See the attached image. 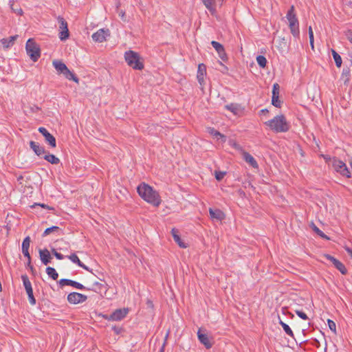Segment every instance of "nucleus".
<instances>
[{
	"label": "nucleus",
	"instance_id": "nucleus-1",
	"mask_svg": "<svg viewBox=\"0 0 352 352\" xmlns=\"http://www.w3.org/2000/svg\"><path fill=\"white\" fill-rule=\"evenodd\" d=\"M137 191L144 201L154 206H158L161 204L162 200L158 192L148 184L144 182L140 184L137 188Z\"/></svg>",
	"mask_w": 352,
	"mask_h": 352
},
{
	"label": "nucleus",
	"instance_id": "nucleus-2",
	"mask_svg": "<svg viewBox=\"0 0 352 352\" xmlns=\"http://www.w3.org/2000/svg\"><path fill=\"white\" fill-rule=\"evenodd\" d=\"M265 124L276 133L287 132L289 129V124L283 115L276 116Z\"/></svg>",
	"mask_w": 352,
	"mask_h": 352
},
{
	"label": "nucleus",
	"instance_id": "nucleus-3",
	"mask_svg": "<svg viewBox=\"0 0 352 352\" xmlns=\"http://www.w3.org/2000/svg\"><path fill=\"white\" fill-rule=\"evenodd\" d=\"M286 19L288 21L289 28L293 36L295 38H299V21L294 6H292L288 10L286 14Z\"/></svg>",
	"mask_w": 352,
	"mask_h": 352
},
{
	"label": "nucleus",
	"instance_id": "nucleus-4",
	"mask_svg": "<svg viewBox=\"0 0 352 352\" xmlns=\"http://www.w3.org/2000/svg\"><path fill=\"white\" fill-rule=\"evenodd\" d=\"M124 58L127 64L134 69L142 70L144 68L143 62L137 52L129 50L124 54Z\"/></svg>",
	"mask_w": 352,
	"mask_h": 352
},
{
	"label": "nucleus",
	"instance_id": "nucleus-5",
	"mask_svg": "<svg viewBox=\"0 0 352 352\" xmlns=\"http://www.w3.org/2000/svg\"><path fill=\"white\" fill-rule=\"evenodd\" d=\"M52 64L54 68L59 74H63L67 79L69 80H73L75 82L78 83L79 78L76 76V74L74 72H71L67 68V67L64 63H63L60 60H56L53 61Z\"/></svg>",
	"mask_w": 352,
	"mask_h": 352
},
{
	"label": "nucleus",
	"instance_id": "nucleus-6",
	"mask_svg": "<svg viewBox=\"0 0 352 352\" xmlns=\"http://www.w3.org/2000/svg\"><path fill=\"white\" fill-rule=\"evenodd\" d=\"M25 50L30 59L36 62L41 56V49L39 45L33 38H29L25 45Z\"/></svg>",
	"mask_w": 352,
	"mask_h": 352
},
{
	"label": "nucleus",
	"instance_id": "nucleus-7",
	"mask_svg": "<svg viewBox=\"0 0 352 352\" xmlns=\"http://www.w3.org/2000/svg\"><path fill=\"white\" fill-rule=\"evenodd\" d=\"M333 167L336 172L339 173L342 176H345L347 178H350L351 177L350 170L347 168L346 164L342 160L337 158H333Z\"/></svg>",
	"mask_w": 352,
	"mask_h": 352
},
{
	"label": "nucleus",
	"instance_id": "nucleus-8",
	"mask_svg": "<svg viewBox=\"0 0 352 352\" xmlns=\"http://www.w3.org/2000/svg\"><path fill=\"white\" fill-rule=\"evenodd\" d=\"M21 279L23 280V286L25 289L26 293L28 294L30 303L32 305H36V301L34 296L32 284L28 278V276L26 274H23L21 276Z\"/></svg>",
	"mask_w": 352,
	"mask_h": 352
},
{
	"label": "nucleus",
	"instance_id": "nucleus-9",
	"mask_svg": "<svg viewBox=\"0 0 352 352\" xmlns=\"http://www.w3.org/2000/svg\"><path fill=\"white\" fill-rule=\"evenodd\" d=\"M59 24V38L61 41H65L69 36L67 23L65 19L60 16L57 18Z\"/></svg>",
	"mask_w": 352,
	"mask_h": 352
},
{
	"label": "nucleus",
	"instance_id": "nucleus-10",
	"mask_svg": "<svg viewBox=\"0 0 352 352\" xmlns=\"http://www.w3.org/2000/svg\"><path fill=\"white\" fill-rule=\"evenodd\" d=\"M67 299L69 303L76 305L86 301L87 296L78 292H72L68 294Z\"/></svg>",
	"mask_w": 352,
	"mask_h": 352
},
{
	"label": "nucleus",
	"instance_id": "nucleus-11",
	"mask_svg": "<svg viewBox=\"0 0 352 352\" xmlns=\"http://www.w3.org/2000/svg\"><path fill=\"white\" fill-rule=\"evenodd\" d=\"M38 131L44 136L45 142L51 147L55 148L56 146V138L45 127H39Z\"/></svg>",
	"mask_w": 352,
	"mask_h": 352
},
{
	"label": "nucleus",
	"instance_id": "nucleus-12",
	"mask_svg": "<svg viewBox=\"0 0 352 352\" xmlns=\"http://www.w3.org/2000/svg\"><path fill=\"white\" fill-rule=\"evenodd\" d=\"M58 283L61 287L65 286V285H69V286H72L78 289L90 290V289L86 288L81 283L76 282L75 280H70V279L62 278L58 281Z\"/></svg>",
	"mask_w": 352,
	"mask_h": 352
},
{
	"label": "nucleus",
	"instance_id": "nucleus-13",
	"mask_svg": "<svg viewBox=\"0 0 352 352\" xmlns=\"http://www.w3.org/2000/svg\"><path fill=\"white\" fill-rule=\"evenodd\" d=\"M129 312L127 308L118 309H116L112 314H110V319L112 321H119L124 319Z\"/></svg>",
	"mask_w": 352,
	"mask_h": 352
},
{
	"label": "nucleus",
	"instance_id": "nucleus-14",
	"mask_svg": "<svg viewBox=\"0 0 352 352\" xmlns=\"http://www.w3.org/2000/svg\"><path fill=\"white\" fill-rule=\"evenodd\" d=\"M109 30L100 29L92 34V38L94 41L102 43L109 35Z\"/></svg>",
	"mask_w": 352,
	"mask_h": 352
},
{
	"label": "nucleus",
	"instance_id": "nucleus-15",
	"mask_svg": "<svg viewBox=\"0 0 352 352\" xmlns=\"http://www.w3.org/2000/svg\"><path fill=\"white\" fill-rule=\"evenodd\" d=\"M243 160L252 168L258 170V164L256 160L249 153L243 151Z\"/></svg>",
	"mask_w": 352,
	"mask_h": 352
},
{
	"label": "nucleus",
	"instance_id": "nucleus-16",
	"mask_svg": "<svg viewBox=\"0 0 352 352\" xmlns=\"http://www.w3.org/2000/svg\"><path fill=\"white\" fill-rule=\"evenodd\" d=\"M38 252L40 259L42 263L44 264L45 265H48L51 262V260L52 259L50 251L47 249L45 248L44 250H39Z\"/></svg>",
	"mask_w": 352,
	"mask_h": 352
},
{
	"label": "nucleus",
	"instance_id": "nucleus-17",
	"mask_svg": "<svg viewBox=\"0 0 352 352\" xmlns=\"http://www.w3.org/2000/svg\"><path fill=\"white\" fill-rule=\"evenodd\" d=\"M206 74V67L204 64L201 63L198 65L197 78L199 83L202 85L204 82V76Z\"/></svg>",
	"mask_w": 352,
	"mask_h": 352
},
{
	"label": "nucleus",
	"instance_id": "nucleus-18",
	"mask_svg": "<svg viewBox=\"0 0 352 352\" xmlns=\"http://www.w3.org/2000/svg\"><path fill=\"white\" fill-rule=\"evenodd\" d=\"M197 337L199 342L204 344L206 349H210L212 347V344L210 342L208 336L205 333H202L200 329L197 332Z\"/></svg>",
	"mask_w": 352,
	"mask_h": 352
},
{
	"label": "nucleus",
	"instance_id": "nucleus-19",
	"mask_svg": "<svg viewBox=\"0 0 352 352\" xmlns=\"http://www.w3.org/2000/svg\"><path fill=\"white\" fill-rule=\"evenodd\" d=\"M30 146L34 151L36 155L40 156L42 154L46 153L45 148L41 146L38 143L34 141L30 142Z\"/></svg>",
	"mask_w": 352,
	"mask_h": 352
},
{
	"label": "nucleus",
	"instance_id": "nucleus-20",
	"mask_svg": "<svg viewBox=\"0 0 352 352\" xmlns=\"http://www.w3.org/2000/svg\"><path fill=\"white\" fill-rule=\"evenodd\" d=\"M66 257L68 258L72 262L77 264L79 267H82V269H84L87 271H89V272H91L87 265H85L84 263H82L80 261V260L79 259V258L75 253H73L69 256H67Z\"/></svg>",
	"mask_w": 352,
	"mask_h": 352
},
{
	"label": "nucleus",
	"instance_id": "nucleus-21",
	"mask_svg": "<svg viewBox=\"0 0 352 352\" xmlns=\"http://www.w3.org/2000/svg\"><path fill=\"white\" fill-rule=\"evenodd\" d=\"M30 244V237L29 236H28L23 239V241L22 242V245H21L22 252L25 257H29Z\"/></svg>",
	"mask_w": 352,
	"mask_h": 352
},
{
	"label": "nucleus",
	"instance_id": "nucleus-22",
	"mask_svg": "<svg viewBox=\"0 0 352 352\" xmlns=\"http://www.w3.org/2000/svg\"><path fill=\"white\" fill-rule=\"evenodd\" d=\"M17 37H18V35H14V36H10L9 38H2L1 40V43L3 45L4 48L8 49L14 45V41H16Z\"/></svg>",
	"mask_w": 352,
	"mask_h": 352
},
{
	"label": "nucleus",
	"instance_id": "nucleus-23",
	"mask_svg": "<svg viewBox=\"0 0 352 352\" xmlns=\"http://www.w3.org/2000/svg\"><path fill=\"white\" fill-rule=\"evenodd\" d=\"M171 234L174 239V241L178 244V245L180 248H186L187 247L186 244L182 241L179 235V231L177 229L173 228L171 230Z\"/></svg>",
	"mask_w": 352,
	"mask_h": 352
},
{
	"label": "nucleus",
	"instance_id": "nucleus-24",
	"mask_svg": "<svg viewBox=\"0 0 352 352\" xmlns=\"http://www.w3.org/2000/svg\"><path fill=\"white\" fill-rule=\"evenodd\" d=\"M201 1L211 14L214 15L216 13L215 0H201Z\"/></svg>",
	"mask_w": 352,
	"mask_h": 352
},
{
	"label": "nucleus",
	"instance_id": "nucleus-25",
	"mask_svg": "<svg viewBox=\"0 0 352 352\" xmlns=\"http://www.w3.org/2000/svg\"><path fill=\"white\" fill-rule=\"evenodd\" d=\"M209 212L211 218L216 219L217 220H221L223 218V213L219 209L213 210L209 209Z\"/></svg>",
	"mask_w": 352,
	"mask_h": 352
},
{
	"label": "nucleus",
	"instance_id": "nucleus-26",
	"mask_svg": "<svg viewBox=\"0 0 352 352\" xmlns=\"http://www.w3.org/2000/svg\"><path fill=\"white\" fill-rule=\"evenodd\" d=\"M45 154V155L43 157V158L48 162H50L52 164H58L60 163V160L57 157H56L54 155L50 154L47 152Z\"/></svg>",
	"mask_w": 352,
	"mask_h": 352
},
{
	"label": "nucleus",
	"instance_id": "nucleus-27",
	"mask_svg": "<svg viewBox=\"0 0 352 352\" xmlns=\"http://www.w3.org/2000/svg\"><path fill=\"white\" fill-rule=\"evenodd\" d=\"M226 108L232 112L234 115H237L240 112V105L234 103L226 105Z\"/></svg>",
	"mask_w": 352,
	"mask_h": 352
},
{
	"label": "nucleus",
	"instance_id": "nucleus-28",
	"mask_svg": "<svg viewBox=\"0 0 352 352\" xmlns=\"http://www.w3.org/2000/svg\"><path fill=\"white\" fill-rule=\"evenodd\" d=\"M46 273L54 280H56L58 278V274L54 267H47L46 268Z\"/></svg>",
	"mask_w": 352,
	"mask_h": 352
},
{
	"label": "nucleus",
	"instance_id": "nucleus-29",
	"mask_svg": "<svg viewBox=\"0 0 352 352\" xmlns=\"http://www.w3.org/2000/svg\"><path fill=\"white\" fill-rule=\"evenodd\" d=\"M333 265L337 270H338L341 272L342 274H346L347 273V270L345 266L340 261L336 262Z\"/></svg>",
	"mask_w": 352,
	"mask_h": 352
},
{
	"label": "nucleus",
	"instance_id": "nucleus-30",
	"mask_svg": "<svg viewBox=\"0 0 352 352\" xmlns=\"http://www.w3.org/2000/svg\"><path fill=\"white\" fill-rule=\"evenodd\" d=\"M332 54L334 58L336 65L338 67H340L342 65V58L341 56L333 50H332Z\"/></svg>",
	"mask_w": 352,
	"mask_h": 352
},
{
	"label": "nucleus",
	"instance_id": "nucleus-31",
	"mask_svg": "<svg viewBox=\"0 0 352 352\" xmlns=\"http://www.w3.org/2000/svg\"><path fill=\"white\" fill-rule=\"evenodd\" d=\"M311 227L312 228L313 230L320 237L325 239H329V238L324 232H322L314 223H312Z\"/></svg>",
	"mask_w": 352,
	"mask_h": 352
},
{
	"label": "nucleus",
	"instance_id": "nucleus-32",
	"mask_svg": "<svg viewBox=\"0 0 352 352\" xmlns=\"http://www.w3.org/2000/svg\"><path fill=\"white\" fill-rule=\"evenodd\" d=\"M280 324L281 325V327H283V329H284L285 332L290 336L291 337L294 338V333H293V331L291 329V328L289 327L288 324H287L286 323L283 322V321H280Z\"/></svg>",
	"mask_w": 352,
	"mask_h": 352
},
{
	"label": "nucleus",
	"instance_id": "nucleus-33",
	"mask_svg": "<svg viewBox=\"0 0 352 352\" xmlns=\"http://www.w3.org/2000/svg\"><path fill=\"white\" fill-rule=\"evenodd\" d=\"M10 8L13 11V12L16 13L18 15H21L23 13L22 9L17 5H16L13 1H10Z\"/></svg>",
	"mask_w": 352,
	"mask_h": 352
},
{
	"label": "nucleus",
	"instance_id": "nucleus-34",
	"mask_svg": "<svg viewBox=\"0 0 352 352\" xmlns=\"http://www.w3.org/2000/svg\"><path fill=\"white\" fill-rule=\"evenodd\" d=\"M350 70L349 68H344L342 72V78L344 79V84L349 81Z\"/></svg>",
	"mask_w": 352,
	"mask_h": 352
},
{
	"label": "nucleus",
	"instance_id": "nucleus-35",
	"mask_svg": "<svg viewBox=\"0 0 352 352\" xmlns=\"http://www.w3.org/2000/svg\"><path fill=\"white\" fill-rule=\"evenodd\" d=\"M256 61L258 65L264 68L266 66L267 64V59L265 56L262 55H259L256 57Z\"/></svg>",
	"mask_w": 352,
	"mask_h": 352
},
{
	"label": "nucleus",
	"instance_id": "nucleus-36",
	"mask_svg": "<svg viewBox=\"0 0 352 352\" xmlns=\"http://www.w3.org/2000/svg\"><path fill=\"white\" fill-rule=\"evenodd\" d=\"M281 100L279 99V95H272V104L278 108H280L281 106Z\"/></svg>",
	"mask_w": 352,
	"mask_h": 352
},
{
	"label": "nucleus",
	"instance_id": "nucleus-37",
	"mask_svg": "<svg viewBox=\"0 0 352 352\" xmlns=\"http://www.w3.org/2000/svg\"><path fill=\"white\" fill-rule=\"evenodd\" d=\"M59 230H60L59 227L54 226H52L50 228L45 229L44 232L43 233L42 236H45L49 235L50 234H51L53 232H58Z\"/></svg>",
	"mask_w": 352,
	"mask_h": 352
},
{
	"label": "nucleus",
	"instance_id": "nucleus-38",
	"mask_svg": "<svg viewBox=\"0 0 352 352\" xmlns=\"http://www.w3.org/2000/svg\"><path fill=\"white\" fill-rule=\"evenodd\" d=\"M208 131L210 135H212V136H214L217 138H219V137L222 138H225L220 132L215 130L214 128H208Z\"/></svg>",
	"mask_w": 352,
	"mask_h": 352
},
{
	"label": "nucleus",
	"instance_id": "nucleus-39",
	"mask_svg": "<svg viewBox=\"0 0 352 352\" xmlns=\"http://www.w3.org/2000/svg\"><path fill=\"white\" fill-rule=\"evenodd\" d=\"M211 45L215 49V50L217 52H218L219 50L221 51L223 48V46L221 43H219V42L215 41H212L211 42Z\"/></svg>",
	"mask_w": 352,
	"mask_h": 352
},
{
	"label": "nucleus",
	"instance_id": "nucleus-40",
	"mask_svg": "<svg viewBox=\"0 0 352 352\" xmlns=\"http://www.w3.org/2000/svg\"><path fill=\"white\" fill-rule=\"evenodd\" d=\"M38 206L41 207V208H45V209H47V210H54L53 208H52V207H50V206H47V205H46L45 204H36V203H35L32 206H31L30 207L32 208H34L38 207Z\"/></svg>",
	"mask_w": 352,
	"mask_h": 352
},
{
	"label": "nucleus",
	"instance_id": "nucleus-41",
	"mask_svg": "<svg viewBox=\"0 0 352 352\" xmlns=\"http://www.w3.org/2000/svg\"><path fill=\"white\" fill-rule=\"evenodd\" d=\"M327 323H328V326H329V329L333 332L336 333V323L333 320H331L330 319L327 320Z\"/></svg>",
	"mask_w": 352,
	"mask_h": 352
},
{
	"label": "nucleus",
	"instance_id": "nucleus-42",
	"mask_svg": "<svg viewBox=\"0 0 352 352\" xmlns=\"http://www.w3.org/2000/svg\"><path fill=\"white\" fill-rule=\"evenodd\" d=\"M217 53L219 54V58L222 60L226 61L227 60V55H226V53L225 52L224 47L222 49V50L218 51Z\"/></svg>",
	"mask_w": 352,
	"mask_h": 352
},
{
	"label": "nucleus",
	"instance_id": "nucleus-43",
	"mask_svg": "<svg viewBox=\"0 0 352 352\" xmlns=\"http://www.w3.org/2000/svg\"><path fill=\"white\" fill-rule=\"evenodd\" d=\"M217 53L219 54V58L222 60L226 61L227 60V55H226V53L225 52L224 47L222 49V50L218 51Z\"/></svg>",
	"mask_w": 352,
	"mask_h": 352
},
{
	"label": "nucleus",
	"instance_id": "nucleus-44",
	"mask_svg": "<svg viewBox=\"0 0 352 352\" xmlns=\"http://www.w3.org/2000/svg\"><path fill=\"white\" fill-rule=\"evenodd\" d=\"M52 253L58 260H62L64 258V256L62 254L58 252L54 248L52 250Z\"/></svg>",
	"mask_w": 352,
	"mask_h": 352
},
{
	"label": "nucleus",
	"instance_id": "nucleus-45",
	"mask_svg": "<svg viewBox=\"0 0 352 352\" xmlns=\"http://www.w3.org/2000/svg\"><path fill=\"white\" fill-rule=\"evenodd\" d=\"M226 173L221 171H216L215 172V178L218 181H221L225 176Z\"/></svg>",
	"mask_w": 352,
	"mask_h": 352
},
{
	"label": "nucleus",
	"instance_id": "nucleus-46",
	"mask_svg": "<svg viewBox=\"0 0 352 352\" xmlns=\"http://www.w3.org/2000/svg\"><path fill=\"white\" fill-rule=\"evenodd\" d=\"M280 86L278 83L273 85L272 95H279Z\"/></svg>",
	"mask_w": 352,
	"mask_h": 352
},
{
	"label": "nucleus",
	"instance_id": "nucleus-47",
	"mask_svg": "<svg viewBox=\"0 0 352 352\" xmlns=\"http://www.w3.org/2000/svg\"><path fill=\"white\" fill-rule=\"evenodd\" d=\"M295 312H296V315L298 317H300V318H302V320H307L308 319L307 316L303 311H300V310H296Z\"/></svg>",
	"mask_w": 352,
	"mask_h": 352
},
{
	"label": "nucleus",
	"instance_id": "nucleus-48",
	"mask_svg": "<svg viewBox=\"0 0 352 352\" xmlns=\"http://www.w3.org/2000/svg\"><path fill=\"white\" fill-rule=\"evenodd\" d=\"M26 258H28V262H27L26 267L28 268H29L32 271V273H34L35 270H34V267L31 264V256H30V254H29V257H26Z\"/></svg>",
	"mask_w": 352,
	"mask_h": 352
},
{
	"label": "nucleus",
	"instance_id": "nucleus-49",
	"mask_svg": "<svg viewBox=\"0 0 352 352\" xmlns=\"http://www.w3.org/2000/svg\"><path fill=\"white\" fill-rule=\"evenodd\" d=\"M324 257L329 260V261H331L333 265L336 262H337L338 260L336 259V258H334L333 256L329 255V254H325L324 255Z\"/></svg>",
	"mask_w": 352,
	"mask_h": 352
},
{
	"label": "nucleus",
	"instance_id": "nucleus-50",
	"mask_svg": "<svg viewBox=\"0 0 352 352\" xmlns=\"http://www.w3.org/2000/svg\"><path fill=\"white\" fill-rule=\"evenodd\" d=\"M345 36L347 38V39L350 41V43L352 44V31L347 30L345 32Z\"/></svg>",
	"mask_w": 352,
	"mask_h": 352
},
{
	"label": "nucleus",
	"instance_id": "nucleus-51",
	"mask_svg": "<svg viewBox=\"0 0 352 352\" xmlns=\"http://www.w3.org/2000/svg\"><path fill=\"white\" fill-rule=\"evenodd\" d=\"M112 329L117 335H119L122 331V329L118 326H113Z\"/></svg>",
	"mask_w": 352,
	"mask_h": 352
},
{
	"label": "nucleus",
	"instance_id": "nucleus-52",
	"mask_svg": "<svg viewBox=\"0 0 352 352\" xmlns=\"http://www.w3.org/2000/svg\"><path fill=\"white\" fill-rule=\"evenodd\" d=\"M309 38L311 48L314 49V34H312L311 35L309 34Z\"/></svg>",
	"mask_w": 352,
	"mask_h": 352
},
{
	"label": "nucleus",
	"instance_id": "nucleus-53",
	"mask_svg": "<svg viewBox=\"0 0 352 352\" xmlns=\"http://www.w3.org/2000/svg\"><path fill=\"white\" fill-rule=\"evenodd\" d=\"M346 252L348 253V254L350 256V257L352 258V250L349 247L344 248Z\"/></svg>",
	"mask_w": 352,
	"mask_h": 352
},
{
	"label": "nucleus",
	"instance_id": "nucleus-54",
	"mask_svg": "<svg viewBox=\"0 0 352 352\" xmlns=\"http://www.w3.org/2000/svg\"><path fill=\"white\" fill-rule=\"evenodd\" d=\"M102 318L106 319V320H112V319H110V315H107V314H103L102 315Z\"/></svg>",
	"mask_w": 352,
	"mask_h": 352
},
{
	"label": "nucleus",
	"instance_id": "nucleus-55",
	"mask_svg": "<svg viewBox=\"0 0 352 352\" xmlns=\"http://www.w3.org/2000/svg\"><path fill=\"white\" fill-rule=\"evenodd\" d=\"M147 305H148V307H153V302H152V301H151V300H147Z\"/></svg>",
	"mask_w": 352,
	"mask_h": 352
},
{
	"label": "nucleus",
	"instance_id": "nucleus-56",
	"mask_svg": "<svg viewBox=\"0 0 352 352\" xmlns=\"http://www.w3.org/2000/svg\"><path fill=\"white\" fill-rule=\"evenodd\" d=\"M268 113V110L267 109H263L262 110H261V114H265V113Z\"/></svg>",
	"mask_w": 352,
	"mask_h": 352
},
{
	"label": "nucleus",
	"instance_id": "nucleus-57",
	"mask_svg": "<svg viewBox=\"0 0 352 352\" xmlns=\"http://www.w3.org/2000/svg\"><path fill=\"white\" fill-rule=\"evenodd\" d=\"M312 34H314L312 28L311 26H309V34L311 35Z\"/></svg>",
	"mask_w": 352,
	"mask_h": 352
},
{
	"label": "nucleus",
	"instance_id": "nucleus-58",
	"mask_svg": "<svg viewBox=\"0 0 352 352\" xmlns=\"http://www.w3.org/2000/svg\"><path fill=\"white\" fill-rule=\"evenodd\" d=\"M164 346H165V342L163 344V346H162L161 349L160 350V352H164Z\"/></svg>",
	"mask_w": 352,
	"mask_h": 352
},
{
	"label": "nucleus",
	"instance_id": "nucleus-59",
	"mask_svg": "<svg viewBox=\"0 0 352 352\" xmlns=\"http://www.w3.org/2000/svg\"><path fill=\"white\" fill-rule=\"evenodd\" d=\"M120 15L121 16V17H122V18H123V17H124V12H122L120 14Z\"/></svg>",
	"mask_w": 352,
	"mask_h": 352
}]
</instances>
